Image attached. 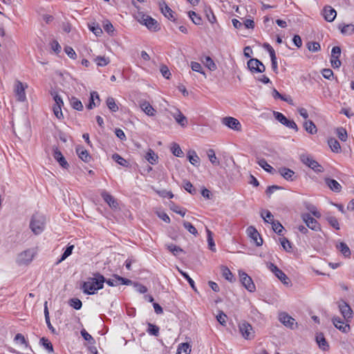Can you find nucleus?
I'll return each mask as SVG.
<instances>
[{
  "mask_svg": "<svg viewBox=\"0 0 354 354\" xmlns=\"http://www.w3.org/2000/svg\"><path fill=\"white\" fill-rule=\"evenodd\" d=\"M93 275V277L88 278V281L82 284V288L85 294L93 295L104 287L106 278L99 272H95Z\"/></svg>",
  "mask_w": 354,
  "mask_h": 354,
  "instance_id": "f257e3e1",
  "label": "nucleus"
},
{
  "mask_svg": "<svg viewBox=\"0 0 354 354\" xmlns=\"http://www.w3.org/2000/svg\"><path fill=\"white\" fill-rule=\"evenodd\" d=\"M45 225L46 218L43 214L36 213L32 215L30 222V228L35 234H41L45 228Z\"/></svg>",
  "mask_w": 354,
  "mask_h": 354,
  "instance_id": "f03ea898",
  "label": "nucleus"
},
{
  "mask_svg": "<svg viewBox=\"0 0 354 354\" xmlns=\"http://www.w3.org/2000/svg\"><path fill=\"white\" fill-rule=\"evenodd\" d=\"M136 19L151 31L156 32L160 28L159 24L156 19L143 12H138L136 15Z\"/></svg>",
  "mask_w": 354,
  "mask_h": 354,
  "instance_id": "7ed1b4c3",
  "label": "nucleus"
},
{
  "mask_svg": "<svg viewBox=\"0 0 354 354\" xmlns=\"http://www.w3.org/2000/svg\"><path fill=\"white\" fill-rule=\"evenodd\" d=\"M50 94L55 101V104L53 107V113L58 119H60L63 117L62 106L64 105V102L62 98L55 91H51Z\"/></svg>",
  "mask_w": 354,
  "mask_h": 354,
  "instance_id": "20e7f679",
  "label": "nucleus"
},
{
  "mask_svg": "<svg viewBox=\"0 0 354 354\" xmlns=\"http://www.w3.org/2000/svg\"><path fill=\"white\" fill-rule=\"evenodd\" d=\"M268 268L284 285L289 286L290 283L289 278L281 270L278 268L277 266L272 263H269L268 264Z\"/></svg>",
  "mask_w": 354,
  "mask_h": 354,
  "instance_id": "39448f33",
  "label": "nucleus"
},
{
  "mask_svg": "<svg viewBox=\"0 0 354 354\" xmlns=\"http://www.w3.org/2000/svg\"><path fill=\"white\" fill-rule=\"evenodd\" d=\"M273 115L274 118L281 124L290 129L295 130V131H298L297 125L294 120H288L283 113L278 111H274Z\"/></svg>",
  "mask_w": 354,
  "mask_h": 354,
  "instance_id": "423d86ee",
  "label": "nucleus"
},
{
  "mask_svg": "<svg viewBox=\"0 0 354 354\" xmlns=\"http://www.w3.org/2000/svg\"><path fill=\"white\" fill-rule=\"evenodd\" d=\"M240 281L242 285L250 292H253L256 290L255 285L252 278L245 272H239Z\"/></svg>",
  "mask_w": 354,
  "mask_h": 354,
  "instance_id": "0eeeda50",
  "label": "nucleus"
},
{
  "mask_svg": "<svg viewBox=\"0 0 354 354\" xmlns=\"http://www.w3.org/2000/svg\"><path fill=\"white\" fill-rule=\"evenodd\" d=\"M239 331L246 339H252L254 337L252 326L248 322H243L239 324Z\"/></svg>",
  "mask_w": 354,
  "mask_h": 354,
  "instance_id": "6e6552de",
  "label": "nucleus"
},
{
  "mask_svg": "<svg viewBox=\"0 0 354 354\" xmlns=\"http://www.w3.org/2000/svg\"><path fill=\"white\" fill-rule=\"evenodd\" d=\"M301 161L316 172L323 171L322 167L309 156H301Z\"/></svg>",
  "mask_w": 354,
  "mask_h": 354,
  "instance_id": "1a4fd4ad",
  "label": "nucleus"
},
{
  "mask_svg": "<svg viewBox=\"0 0 354 354\" xmlns=\"http://www.w3.org/2000/svg\"><path fill=\"white\" fill-rule=\"evenodd\" d=\"M301 218L306 224L307 227L314 231L321 230V227L315 218L312 217L309 214L305 213L301 214Z\"/></svg>",
  "mask_w": 354,
  "mask_h": 354,
  "instance_id": "9d476101",
  "label": "nucleus"
},
{
  "mask_svg": "<svg viewBox=\"0 0 354 354\" xmlns=\"http://www.w3.org/2000/svg\"><path fill=\"white\" fill-rule=\"evenodd\" d=\"M338 307L341 314L346 321L353 317V310L347 302L341 300L338 303Z\"/></svg>",
  "mask_w": 354,
  "mask_h": 354,
  "instance_id": "9b49d317",
  "label": "nucleus"
},
{
  "mask_svg": "<svg viewBox=\"0 0 354 354\" xmlns=\"http://www.w3.org/2000/svg\"><path fill=\"white\" fill-rule=\"evenodd\" d=\"M105 283H106L109 286H117L119 284L127 286L131 285L132 283V281L130 279L123 278L117 274H114L113 279H106Z\"/></svg>",
  "mask_w": 354,
  "mask_h": 354,
  "instance_id": "f8f14e48",
  "label": "nucleus"
},
{
  "mask_svg": "<svg viewBox=\"0 0 354 354\" xmlns=\"http://www.w3.org/2000/svg\"><path fill=\"white\" fill-rule=\"evenodd\" d=\"M222 123L234 131H241V124L239 121L232 117H225L222 120Z\"/></svg>",
  "mask_w": 354,
  "mask_h": 354,
  "instance_id": "ddd939ff",
  "label": "nucleus"
},
{
  "mask_svg": "<svg viewBox=\"0 0 354 354\" xmlns=\"http://www.w3.org/2000/svg\"><path fill=\"white\" fill-rule=\"evenodd\" d=\"M35 253L32 250L28 249L22 252L18 258V262L19 264L27 265L29 264L33 259Z\"/></svg>",
  "mask_w": 354,
  "mask_h": 354,
  "instance_id": "4468645a",
  "label": "nucleus"
},
{
  "mask_svg": "<svg viewBox=\"0 0 354 354\" xmlns=\"http://www.w3.org/2000/svg\"><path fill=\"white\" fill-rule=\"evenodd\" d=\"M247 232L249 236L254 241L257 246L262 245L263 239L254 227L250 226L247 229Z\"/></svg>",
  "mask_w": 354,
  "mask_h": 354,
  "instance_id": "2eb2a0df",
  "label": "nucleus"
},
{
  "mask_svg": "<svg viewBox=\"0 0 354 354\" xmlns=\"http://www.w3.org/2000/svg\"><path fill=\"white\" fill-rule=\"evenodd\" d=\"M101 196L104 199V201L109 205V207L113 209H118V203L116 199L111 196L109 193L106 191H103L101 193Z\"/></svg>",
  "mask_w": 354,
  "mask_h": 354,
  "instance_id": "dca6fc26",
  "label": "nucleus"
},
{
  "mask_svg": "<svg viewBox=\"0 0 354 354\" xmlns=\"http://www.w3.org/2000/svg\"><path fill=\"white\" fill-rule=\"evenodd\" d=\"M53 151V158L59 162L60 166H62L63 168L67 169L69 167V165L59 149L54 147Z\"/></svg>",
  "mask_w": 354,
  "mask_h": 354,
  "instance_id": "f3484780",
  "label": "nucleus"
},
{
  "mask_svg": "<svg viewBox=\"0 0 354 354\" xmlns=\"http://www.w3.org/2000/svg\"><path fill=\"white\" fill-rule=\"evenodd\" d=\"M160 9L161 12L167 17L168 19L174 21L176 20L175 17L174 15V11L167 5L165 1L159 3Z\"/></svg>",
  "mask_w": 354,
  "mask_h": 354,
  "instance_id": "a211bd4d",
  "label": "nucleus"
},
{
  "mask_svg": "<svg viewBox=\"0 0 354 354\" xmlns=\"http://www.w3.org/2000/svg\"><path fill=\"white\" fill-rule=\"evenodd\" d=\"M279 320L284 326L291 329H294L295 325H297V323H295V319L285 313L279 315Z\"/></svg>",
  "mask_w": 354,
  "mask_h": 354,
  "instance_id": "6ab92c4d",
  "label": "nucleus"
},
{
  "mask_svg": "<svg viewBox=\"0 0 354 354\" xmlns=\"http://www.w3.org/2000/svg\"><path fill=\"white\" fill-rule=\"evenodd\" d=\"M15 92L16 97H17V100L19 101L24 102L26 100V97L25 93V88L21 82L17 81L15 84Z\"/></svg>",
  "mask_w": 354,
  "mask_h": 354,
  "instance_id": "aec40b11",
  "label": "nucleus"
},
{
  "mask_svg": "<svg viewBox=\"0 0 354 354\" xmlns=\"http://www.w3.org/2000/svg\"><path fill=\"white\" fill-rule=\"evenodd\" d=\"M323 12L325 20L328 22L333 21L337 15L336 10L330 6H325Z\"/></svg>",
  "mask_w": 354,
  "mask_h": 354,
  "instance_id": "412c9836",
  "label": "nucleus"
},
{
  "mask_svg": "<svg viewBox=\"0 0 354 354\" xmlns=\"http://www.w3.org/2000/svg\"><path fill=\"white\" fill-rule=\"evenodd\" d=\"M325 183L333 192L339 193L342 190L341 185L336 180L330 178H324Z\"/></svg>",
  "mask_w": 354,
  "mask_h": 354,
  "instance_id": "4be33fe9",
  "label": "nucleus"
},
{
  "mask_svg": "<svg viewBox=\"0 0 354 354\" xmlns=\"http://www.w3.org/2000/svg\"><path fill=\"white\" fill-rule=\"evenodd\" d=\"M334 326L343 333H347L350 330L349 324H345L339 317H335L332 319Z\"/></svg>",
  "mask_w": 354,
  "mask_h": 354,
  "instance_id": "5701e85b",
  "label": "nucleus"
},
{
  "mask_svg": "<svg viewBox=\"0 0 354 354\" xmlns=\"http://www.w3.org/2000/svg\"><path fill=\"white\" fill-rule=\"evenodd\" d=\"M76 153L79 158L85 162H89L91 160V156L88 151L82 146H77L76 147Z\"/></svg>",
  "mask_w": 354,
  "mask_h": 354,
  "instance_id": "b1692460",
  "label": "nucleus"
},
{
  "mask_svg": "<svg viewBox=\"0 0 354 354\" xmlns=\"http://www.w3.org/2000/svg\"><path fill=\"white\" fill-rule=\"evenodd\" d=\"M279 173L287 180L293 181L295 180V172L290 169L281 167L279 169Z\"/></svg>",
  "mask_w": 354,
  "mask_h": 354,
  "instance_id": "393cba45",
  "label": "nucleus"
},
{
  "mask_svg": "<svg viewBox=\"0 0 354 354\" xmlns=\"http://www.w3.org/2000/svg\"><path fill=\"white\" fill-rule=\"evenodd\" d=\"M140 106L141 109L149 116H153L156 113L153 107L147 101L141 102Z\"/></svg>",
  "mask_w": 354,
  "mask_h": 354,
  "instance_id": "a878e982",
  "label": "nucleus"
},
{
  "mask_svg": "<svg viewBox=\"0 0 354 354\" xmlns=\"http://www.w3.org/2000/svg\"><path fill=\"white\" fill-rule=\"evenodd\" d=\"M259 65H261V62L256 58H252L248 62V67L252 73L261 71L259 68Z\"/></svg>",
  "mask_w": 354,
  "mask_h": 354,
  "instance_id": "bb28decb",
  "label": "nucleus"
},
{
  "mask_svg": "<svg viewBox=\"0 0 354 354\" xmlns=\"http://www.w3.org/2000/svg\"><path fill=\"white\" fill-rule=\"evenodd\" d=\"M174 118H175L176 122L179 124L182 127H187L188 123L187 119L179 110H178L177 112L174 114Z\"/></svg>",
  "mask_w": 354,
  "mask_h": 354,
  "instance_id": "cd10ccee",
  "label": "nucleus"
},
{
  "mask_svg": "<svg viewBox=\"0 0 354 354\" xmlns=\"http://www.w3.org/2000/svg\"><path fill=\"white\" fill-rule=\"evenodd\" d=\"M316 341L319 345V347L323 351H327L329 348V345L326 342L324 335L322 333L317 334L316 336Z\"/></svg>",
  "mask_w": 354,
  "mask_h": 354,
  "instance_id": "c85d7f7f",
  "label": "nucleus"
},
{
  "mask_svg": "<svg viewBox=\"0 0 354 354\" xmlns=\"http://www.w3.org/2000/svg\"><path fill=\"white\" fill-rule=\"evenodd\" d=\"M95 100H97V103L99 104L100 100V96H99L98 93L96 91H92L91 93L89 103L86 106V108L88 109H92L95 106H96L97 104L95 102Z\"/></svg>",
  "mask_w": 354,
  "mask_h": 354,
  "instance_id": "c756f323",
  "label": "nucleus"
},
{
  "mask_svg": "<svg viewBox=\"0 0 354 354\" xmlns=\"http://www.w3.org/2000/svg\"><path fill=\"white\" fill-rule=\"evenodd\" d=\"M337 249L345 257H350L351 252L348 246L344 242L336 245Z\"/></svg>",
  "mask_w": 354,
  "mask_h": 354,
  "instance_id": "7c9ffc66",
  "label": "nucleus"
},
{
  "mask_svg": "<svg viewBox=\"0 0 354 354\" xmlns=\"http://www.w3.org/2000/svg\"><path fill=\"white\" fill-rule=\"evenodd\" d=\"M305 130L310 134H315L317 129L315 123L312 120H306L304 122Z\"/></svg>",
  "mask_w": 354,
  "mask_h": 354,
  "instance_id": "2f4dec72",
  "label": "nucleus"
},
{
  "mask_svg": "<svg viewBox=\"0 0 354 354\" xmlns=\"http://www.w3.org/2000/svg\"><path fill=\"white\" fill-rule=\"evenodd\" d=\"M339 29L343 35H351L354 32V25L351 24L346 25L339 24Z\"/></svg>",
  "mask_w": 354,
  "mask_h": 354,
  "instance_id": "473e14b6",
  "label": "nucleus"
},
{
  "mask_svg": "<svg viewBox=\"0 0 354 354\" xmlns=\"http://www.w3.org/2000/svg\"><path fill=\"white\" fill-rule=\"evenodd\" d=\"M328 144L333 152L339 153L341 151V147L339 142L335 138H329L328 140Z\"/></svg>",
  "mask_w": 354,
  "mask_h": 354,
  "instance_id": "72a5a7b5",
  "label": "nucleus"
},
{
  "mask_svg": "<svg viewBox=\"0 0 354 354\" xmlns=\"http://www.w3.org/2000/svg\"><path fill=\"white\" fill-rule=\"evenodd\" d=\"M39 344L50 353L54 352L53 346L52 343L46 337H41L39 340Z\"/></svg>",
  "mask_w": 354,
  "mask_h": 354,
  "instance_id": "f704fd0d",
  "label": "nucleus"
},
{
  "mask_svg": "<svg viewBox=\"0 0 354 354\" xmlns=\"http://www.w3.org/2000/svg\"><path fill=\"white\" fill-rule=\"evenodd\" d=\"M187 158L189 162L193 165H197L199 163L200 158L195 151L190 150L187 153Z\"/></svg>",
  "mask_w": 354,
  "mask_h": 354,
  "instance_id": "c9c22d12",
  "label": "nucleus"
},
{
  "mask_svg": "<svg viewBox=\"0 0 354 354\" xmlns=\"http://www.w3.org/2000/svg\"><path fill=\"white\" fill-rule=\"evenodd\" d=\"M190 351L189 344L188 343H182L178 345L176 354H189Z\"/></svg>",
  "mask_w": 354,
  "mask_h": 354,
  "instance_id": "e433bc0d",
  "label": "nucleus"
},
{
  "mask_svg": "<svg viewBox=\"0 0 354 354\" xmlns=\"http://www.w3.org/2000/svg\"><path fill=\"white\" fill-rule=\"evenodd\" d=\"M70 102H71V106L74 109H75L77 111H82L83 110L82 103L77 97H71V98L70 99Z\"/></svg>",
  "mask_w": 354,
  "mask_h": 354,
  "instance_id": "4c0bfd02",
  "label": "nucleus"
},
{
  "mask_svg": "<svg viewBox=\"0 0 354 354\" xmlns=\"http://www.w3.org/2000/svg\"><path fill=\"white\" fill-rule=\"evenodd\" d=\"M261 217L263 218L264 221L268 223L272 224V221H275L274 219V216L269 210H263L261 213Z\"/></svg>",
  "mask_w": 354,
  "mask_h": 354,
  "instance_id": "58836bf2",
  "label": "nucleus"
},
{
  "mask_svg": "<svg viewBox=\"0 0 354 354\" xmlns=\"http://www.w3.org/2000/svg\"><path fill=\"white\" fill-rule=\"evenodd\" d=\"M73 248V245H68L66 250H64V253L62 254L61 258L57 261V264L60 263L62 261L65 260L68 257H69L72 254Z\"/></svg>",
  "mask_w": 354,
  "mask_h": 354,
  "instance_id": "ea45409f",
  "label": "nucleus"
},
{
  "mask_svg": "<svg viewBox=\"0 0 354 354\" xmlns=\"http://www.w3.org/2000/svg\"><path fill=\"white\" fill-rule=\"evenodd\" d=\"M257 162L261 167L269 173H272L274 170V168L263 158L259 159Z\"/></svg>",
  "mask_w": 354,
  "mask_h": 354,
  "instance_id": "a19ab883",
  "label": "nucleus"
},
{
  "mask_svg": "<svg viewBox=\"0 0 354 354\" xmlns=\"http://www.w3.org/2000/svg\"><path fill=\"white\" fill-rule=\"evenodd\" d=\"M272 230L275 233H277L279 235L282 234V232L284 230V227L281 224V223L279 221H272Z\"/></svg>",
  "mask_w": 354,
  "mask_h": 354,
  "instance_id": "79ce46f5",
  "label": "nucleus"
},
{
  "mask_svg": "<svg viewBox=\"0 0 354 354\" xmlns=\"http://www.w3.org/2000/svg\"><path fill=\"white\" fill-rule=\"evenodd\" d=\"M208 158L209 161L212 162V164L214 165H219L220 162L218 161V158H216L215 155V152L212 149H209L207 152Z\"/></svg>",
  "mask_w": 354,
  "mask_h": 354,
  "instance_id": "37998d69",
  "label": "nucleus"
},
{
  "mask_svg": "<svg viewBox=\"0 0 354 354\" xmlns=\"http://www.w3.org/2000/svg\"><path fill=\"white\" fill-rule=\"evenodd\" d=\"M145 158L149 163L154 165L156 163L158 156L154 153L153 150L149 149L147 153Z\"/></svg>",
  "mask_w": 354,
  "mask_h": 354,
  "instance_id": "c03bdc74",
  "label": "nucleus"
},
{
  "mask_svg": "<svg viewBox=\"0 0 354 354\" xmlns=\"http://www.w3.org/2000/svg\"><path fill=\"white\" fill-rule=\"evenodd\" d=\"M203 62L210 71H214L216 69V65L210 57L206 56Z\"/></svg>",
  "mask_w": 354,
  "mask_h": 354,
  "instance_id": "a18cd8bd",
  "label": "nucleus"
},
{
  "mask_svg": "<svg viewBox=\"0 0 354 354\" xmlns=\"http://www.w3.org/2000/svg\"><path fill=\"white\" fill-rule=\"evenodd\" d=\"M106 105L108 108L113 112H116L118 111V106L115 103L114 98L112 97H109L106 100Z\"/></svg>",
  "mask_w": 354,
  "mask_h": 354,
  "instance_id": "49530a36",
  "label": "nucleus"
},
{
  "mask_svg": "<svg viewBox=\"0 0 354 354\" xmlns=\"http://www.w3.org/2000/svg\"><path fill=\"white\" fill-rule=\"evenodd\" d=\"M94 61L98 66H105L110 62L109 59L104 56H97L94 59Z\"/></svg>",
  "mask_w": 354,
  "mask_h": 354,
  "instance_id": "de8ad7c7",
  "label": "nucleus"
},
{
  "mask_svg": "<svg viewBox=\"0 0 354 354\" xmlns=\"http://www.w3.org/2000/svg\"><path fill=\"white\" fill-rule=\"evenodd\" d=\"M326 220L328 223L335 230H339V224L337 219L333 216L328 215L326 216Z\"/></svg>",
  "mask_w": 354,
  "mask_h": 354,
  "instance_id": "09e8293b",
  "label": "nucleus"
},
{
  "mask_svg": "<svg viewBox=\"0 0 354 354\" xmlns=\"http://www.w3.org/2000/svg\"><path fill=\"white\" fill-rule=\"evenodd\" d=\"M188 15L189 18L192 19L194 24L201 25L202 24L201 17L199 15H198L195 12L189 11L188 12Z\"/></svg>",
  "mask_w": 354,
  "mask_h": 354,
  "instance_id": "8fccbe9b",
  "label": "nucleus"
},
{
  "mask_svg": "<svg viewBox=\"0 0 354 354\" xmlns=\"http://www.w3.org/2000/svg\"><path fill=\"white\" fill-rule=\"evenodd\" d=\"M159 327L151 323H148L147 333L154 336L159 335Z\"/></svg>",
  "mask_w": 354,
  "mask_h": 354,
  "instance_id": "3c124183",
  "label": "nucleus"
},
{
  "mask_svg": "<svg viewBox=\"0 0 354 354\" xmlns=\"http://www.w3.org/2000/svg\"><path fill=\"white\" fill-rule=\"evenodd\" d=\"M280 243L283 248L284 250L286 252H291L292 250V245L290 242L288 240L287 238L283 237L279 239Z\"/></svg>",
  "mask_w": 354,
  "mask_h": 354,
  "instance_id": "603ef678",
  "label": "nucleus"
},
{
  "mask_svg": "<svg viewBox=\"0 0 354 354\" xmlns=\"http://www.w3.org/2000/svg\"><path fill=\"white\" fill-rule=\"evenodd\" d=\"M178 271L180 272V273L181 274V275L187 279V282L189 283V284L190 285V286L192 287V288L195 291V292H197V289L195 286V283H194V280L189 276V274L185 272H183L182 270H180V269H178Z\"/></svg>",
  "mask_w": 354,
  "mask_h": 354,
  "instance_id": "864d4df0",
  "label": "nucleus"
},
{
  "mask_svg": "<svg viewBox=\"0 0 354 354\" xmlns=\"http://www.w3.org/2000/svg\"><path fill=\"white\" fill-rule=\"evenodd\" d=\"M14 341L16 342V343H20L21 344H24L26 347H28L30 346L28 342L26 341L25 337L21 334V333H17L15 338H14Z\"/></svg>",
  "mask_w": 354,
  "mask_h": 354,
  "instance_id": "5fc2aeb1",
  "label": "nucleus"
},
{
  "mask_svg": "<svg viewBox=\"0 0 354 354\" xmlns=\"http://www.w3.org/2000/svg\"><path fill=\"white\" fill-rule=\"evenodd\" d=\"M112 158L118 164H119V165H120L122 166H124V167H127L128 166L127 161L124 158H123L122 156H120L119 154H118V153H114L112 156Z\"/></svg>",
  "mask_w": 354,
  "mask_h": 354,
  "instance_id": "6e6d98bb",
  "label": "nucleus"
},
{
  "mask_svg": "<svg viewBox=\"0 0 354 354\" xmlns=\"http://www.w3.org/2000/svg\"><path fill=\"white\" fill-rule=\"evenodd\" d=\"M166 246L167 250H169L175 256L178 255L179 252H183V249L172 243L168 244Z\"/></svg>",
  "mask_w": 354,
  "mask_h": 354,
  "instance_id": "4d7b16f0",
  "label": "nucleus"
},
{
  "mask_svg": "<svg viewBox=\"0 0 354 354\" xmlns=\"http://www.w3.org/2000/svg\"><path fill=\"white\" fill-rule=\"evenodd\" d=\"M207 242H208L209 248L212 251L214 252V251H216V248H215V243H214V239L212 237V233L208 229H207Z\"/></svg>",
  "mask_w": 354,
  "mask_h": 354,
  "instance_id": "13d9d810",
  "label": "nucleus"
},
{
  "mask_svg": "<svg viewBox=\"0 0 354 354\" xmlns=\"http://www.w3.org/2000/svg\"><path fill=\"white\" fill-rule=\"evenodd\" d=\"M222 270H223V277L229 281H231V282L233 281L234 278V276H233L232 272L230 270V269L227 267H223Z\"/></svg>",
  "mask_w": 354,
  "mask_h": 354,
  "instance_id": "bf43d9fd",
  "label": "nucleus"
},
{
  "mask_svg": "<svg viewBox=\"0 0 354 354\" xmlns=\"http://www.w3.org/2000/svg\"><path fill=\"white\" fill-rule=\"evenodd\" d=\"M337 135L339 139L342 141H346L347 139V132L343 127L337 129Z\"/></svg>",
  "mask_w": 354,
  "mask_h": 354,
  "instance_id": "052dcab7",
  "label": "nucleus"
},
{
  "mask_svg": "<svg viewBox=\"0 0 354 354\" xmlns=\"http://www.w3.org/2000/svg\"><path fill=\"white\" fill-rule=\"evenodd\" d=\"M172 153L177 157H182L183 156V151L180 147L179 145L174 143L171 147Z\"/></svg>",
  "mask_w": 354,
  "mask_h": 354,
  "instance_id": "680f3d73",
  "label": "nucleus"
},
{
  "mask_svg": "<svg viewBox=\"0 0 354 354\" xmlns=\"http://www.w3.org/2000/svg\"><path fill=\"white\" fill-rule=\"evenodd\" d=\"M69 304L71 306H72L73 308L76 310L80 309L82 306V301L77 298L71 299L69 300Z\"/></svg>",
  "mask_w": 354,
  "mask_h": 354,
  "instance_id": "e2e57ef3",
  "label": "nucleus"
},
{
  "mask_svg": "<svg viewBox=\"0 0 354 354\" xmlns=\"http://www.w3.org/2000/svg\"><path fill=\"white\" fill-rule=\"evenodd\" d=\"M307 48L310 51L317 52L320 50V44L316 41H311L307 44Z\"/></svg>",
  "mask_w": 354,
  "mask_h": 354,
  "instance_id": "0e129e2a",
  "label": "nucleus"
},
{
  "mask_svg": "<svg viewBox=\"0 0 354 354\" xmlns=\"http://www.w3.org/2000/svg\"><path fill=\"white\" fill-rule=\"evenodd\" d=\"M184 227L189 231V233L196 235L198 234V232L195 227L189 222L184 221L183 222Z\"/></svg>",
  "mask_w": 354,
  "mask_h": 354,
  "instance_id": "69168bd1",
  "label": "nucleus"
},
{
  "mask_svg": "<svg viewBox=\"0 0 354 354\" xmlns=\"http://www.w3.org/2000/svg\"><path fill=\"white\" fill-rule=\"evenodd\" d=\"M191 68L194 71L199 72L202 73L205 77H206L205 72L202 70V66L201 64L196 62H191Z\"/></svg>",
  "mask_w": 354,
  "mask_h": 354,
  "instance_id": "338daca9",
  "label": "nucleus"
},
{
  "mask_svg": "<svg viewBox=\"0 0 354 354\" xmlns=\"http://www.w3.org/2000/svg\"><path fill=\"white\" fill-rule=\"evenodd\" d=\"M227 315L225 314L223 311H219L218 314L216 315V320L222 325L225 326L226 325V319H227Z\"/></svg>",
  "mask_w": 354,
  "mask_h": 354,
  "instance_id": "774afa93",
  "label": "nucleus"
}]
</instances>
